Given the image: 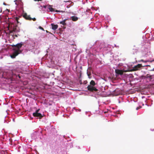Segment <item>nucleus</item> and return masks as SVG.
<instances>
[{
	"mask_svg": "<svg viewBox=\"0 0 154 154\" xmlns=\"http://www.w3.org/2000/svg\"><path fill=\"white\" fill-rule=\"evenodd\" d=\"M88 76H89L90 75L89 74H88Z\"/></svg>",
	"mask_w": 154,
	"mask_h": 154,
	"instance_id": "26",
	"label": "nucleus"
},
{
	"mask_svg": "<svg viewBox=\"0 0 154 154\" xmlns=\"http://www.w3.org/2000/svg\"><path fill=\"white\" fill-rule=\"evenodd\" d=\"M142 65L141 64H138L136 66V67H138V68H139L141 67H142Z\"/></svg>",
	"mask_w": 154,
	"mask_h": 154,
	"instance_id": "15",
	"label": "nucleus"
},
{
	"mask_svg": "<svg viewBox=\"0 0 154 154\" xmlns=\"http://www.w3.org/2000/svg\"><path fill=\"white\" fill-rule=\"evenodd\" d=\"M70 19L73 21H75L78 20V17L75 16H73L70 17Z\"/></svg>",
	"mask_w": 154,
	"mask_h": 154,
	"instance_id": "9",
	"label": "nucleus"
},
{
	"mask_svg": "<svg viewBox=\"0 0 154 154\" xmlns=\"http://www.w3.org/2000/svg\"><path fill=\"white\" fill-rule=\"evenodd\" d=\"M55 11L57 12H64V11H59V10H56Z\"/></svg>",
	"mask_w": 154,
	"mask_h": 154,
	"instance_id": "17",
	"label": "nucleus"
},
{
	"mask_svg": "<svg viewBox=\"0 0 154 154\" xmlns=\"http://www.w3.org/2000/svg\"><path fill=\"white\" fill-rule=\"evenodd\" d=\"M23 17L26 20H32V18L30 17V15H27L26 13H24L23 14Z\"/></svg>",
	"mask_w": 154,
	"mask_h": 154,
	"instance_id": "3",
	"label": "nucleus"
},
{
	"mask_svg": "<svg viewBox=\"0 0 154 154\" xmlns=\"http://www.w3.org/2000/svg\"><path fill=\"white\" fill-rule=\"evenodd\" d=\"M32 20H33L34 21H35L36 20V19L35 18H32Z\"/></svg>",
	"mask_w": 154,
	"mask_h": 154,
	"instance_id": "23",
	"label": "nucleus"
},
{
	"mask_svg": "<svg viewBox=\"0 0 154 154\" xmlns=\"http://www.w3.org/2000/svg\"><path fill=\"white\" fill-rule=\"evenodd\" d=\"M35 1H42V0H35Z\"/></svg>",
	"mask_w": 154,
	"mask_h": 154,
	"instance_id": "25",
	"label": "nucleus"
},
{
	"mask_svg": "<svg viewBox=\"0 0 154 154\" xmlns=\"http://www.w3.org/2000/svg\"><path fill=\"white\" fill-rule=\"evenodd\" d=\"M23 45V44L22 43V42L18 43L16 45H11L12 47H16L17 48V49L14 48L13 49L14 52L10 55V57L11 58H15L17 55L21 52V51L20 49L21 48Z\"/></svg>",
	"mask_w": 154,
	"mask_h": 154,
	"instance_id": "1",
	"label": "nucleus"
},
{
	"mask_svg": "<svg viewBox=\"0 0 154 154\" xmlns=\"http://www.w3.org/2000/svg\"><path fill=\"white\" fill-rule=\"evenodd\" d=\"M146 78H149L150 80L152 79V76L149 74H147L146 75Z\"/></svg>",
	"mask_w": 154,
	"mask_h": 154,
	"instance_id": "12",
	"label": "nucleus"
},
{
	"mask_svg": "<svg viewBox=\"0 0 154 154\" xmlns=\"http://www.w3.org/2000/svg\"><path fill=\"white\" fill-rule=\"evenodd\" d=\"M87 89L88 91L91 92L97 91H98V89L96 88L91 85H88L87 87Z\"/></svg>",
	"mask_w": 154,
	"mask_h": 154,
	"instance_id": "2",
	"label": "nucleus"
},
{
	"mask_svg": "<svg viewBox=\"0 0 154 154\" xmlns=\"http://www.w3.org/2000/svg\"><path fill=\"white\" fill-rule=\"evenodd\" d=\"M33 115L35 117H39V118L40 119L41 118L43 117L42 114L39 113H33Z\"/></svg>",
	"mask_w": 154,
	"mask_h": 154,
	"instance_id": "6",
	"label": "nucleus"
},
{
	"mask_svg": "<svg viewBox=\"0 0 154 154\" xmlns=\"http://www.w3.org/2000/svg\"><path fill=\"white\" fill-rule=\"evenodd\" d=\"M2 12V8H0V13Z\"/></svg>",
	"mask_w": 154,
	"mask_h": 154,
	"instance_id": "24",
	"label": "nucleus"
},
{
	"mask_svg": "<svg viewBox=\"0 0 154 154\" xmlns=\"http://www.w3.org/2000/svg\"><path fill=\"white\" fill-rule=\"evenodd\" d=\"M51 25L52 26V29L53 30H56L58 27V25H55L54 23H51Z\"/></svg>",
	"mask_w": 154,
	"mask_h": 154,
	"instance_id": "8",
	"label": "nucleus"
},
{
	"mask_svg": "<svg viewBox=\"0 0 154 154\" xmlns=\"http://www.w3.org/2000/svg\"><path fill=\"white\" fill-rule=\"evenodd\" d=\"M48 6H47V5H43V8H45V9H47L48 8Z\"/></svg>",
	"mask_w": 154,
	"mask_h": 154,
	"instance_id": "18",
	"label": "nucleus"
},
{
	"mask_svg": "<svg viewBox=\"0 0 154 154\" xmlns=\"http://www.w3.org/2000/svg\"><path fill=\"white\" fill-rule=\"evenodd\" d=\"M140 61H142V62H146V61H144V60H140Z\"/></svg>",
	"mask_w": 154,
	"mask_h": 154,
	"instance_id": "22",
	"label": "nucleus"
},
{
	"mask_svg": "<svg viewBox=\"0 0 154 154\" xmlns=\"http://www.w3.org/2000/svg\"><path fill=\"white\" fill-rule=\"evenodd\" d=\"M12 30L15 32H19L20 31L19 28L17 25H13Z\"/></svg>",
	"mask_w": 154,
	"mask_h": 154,
	"instance_id": "5",
	"label": "nucleus"
},
{
	"mask_svg": "<svg viewBox=\"0 0 154 154\" xmlns=\"http://www.w3.org/2000/svg\"><path fill=\"white\" fill-rule=\"evenodd\" d=\"M39 28L41 29H42V30H44V29L42 27H41L40 26L39 27Z\"/></svg>",
	"mask_w": 154,
	"mask_h": 154,
	"instance_id": "21",
	"label": "nucleus"
},
{
	"mask_svg": "<svg viewBox=\"0 0 154 154\" xmlns=\"http://www.w3.org/2000/svg\"><path fill=\"white\" fill-rule=\"evenodd\" d=\"M52 6L51 5H48V8L47 9V10L48 11H51V12H53L55 11V9L54 8H53L52 7Z\"/></svg>",
	"mask_w": 154,
	"mask_h": 154,
	"instance_id": "7",
	"label": "nucleus"
},
{
	"mask_svg": "<svg viewBox=\"0 0 154 154\" xmlns=\"http://www.w3.org/2000/svg\"><path fill=\"white\" fill-rule=\"evenodd\" d=\"M39 110H40V109H38L35 112V113H38V112H39Z\"/></svg>",
	"mask_w": 154,
	"mask_h": 154,
	"instance_id": "20",
	"label": "nucleus"
},
{
	"mask_svg": "<svg viewBox=\"0 0 154 154\" xmlns=\"http://www.w3.org/2000/svg\"><path fill=\"white\" fill-rule=\"evenodd\" d=\"M138 69V67H136V66H135L134 68H133V69H132L131 70L132 71H136V70H137Z\"/></svg>",
	"mask_w": 154,
	"mask_h": 154,
	"instance_id": "14",
	"label": "nucleus"
},
{
	"mask_svg": "<svg viewBox=\"0 0 154 154\" xmlns=\"http://www.w3.org/2000/svg\"><path fill=\"white\" fill-rule=\"evenodd\" d=\"M116 74L118 75H122L123 74V72L122 70L116 69L115 70Z\"/></svg>",
	"mask_w": 154,
	"mask_h": 154,
	"instance_id": "4",
	"label": "nucleus"
},
{
	"mask_svg": "<svg viewBox=\"0 0 154 154\" xmlns=\"http://www.w3.org/2000/svg\"><path fill=\"white\" fill-rule=\"evenodd\" d=\"M141 108V106H139V107H137L136 109L137 110L140 109Z\"/></svg>",
	"mask_w": 154,
	"mask_h": 154,
	"instance_id": "19",
	"label": "nucleus"
},
{
	"mask_svg": "<svg viewBox=\"0 0 154 154\" xmlns=\"http://www.w3.org/2000/svg\"><path fill=\"white\" fill-rule=\"evenodd\" d=\"M96 84L94 80H92L90 82V85H89L94 86Z\"/></svg>",
	"mask_w": 154,
	"mask_h": 154,
	"instance_id": "10",
	"label": "nucleus"
},
{
	"mask_svg": "<svg viewBox=\"0 0 154 154\" xmlns=\"http://www.w3.org/2000/svg\"><path fill=\"white\" fill-rule=\"evenodd\" d=\"M66 20H63L60 22V23L61 24H62L63 25H66V24L65 23L66 21Z\"/></svg>",
	"mask_w": 154,
	"mask_h": 154,
	"instance_id": "11",
	"label": "nucleus"
},
{
	"mask_svg": "<svg viewBox=\"0 0 154 154\" xmlns=\"http://www.w3.org/2000/svg\"><path fill=\"white\" fill-rule=\"evenodd\" d=\"M99 47L100 49H102L104 47V43H103L100 44Z\"/></svg>",
	"mask_w": 154,
	"mask_h": 154,
	"instance_id": "13",
	"label": "nucleus"
},
{
	"mask_svg": "<svg viewBox=\"0 0 154 154\" xmlns=\"http://www.w3.org/2000/svg\"><path fill=\"white\" fill-rule=\"evenodd\" d=\"M19 19V18H18V17H16V20L17 23H19V22L18 21V20Z\"/></svg>",
	"mask_w": 154,
	"mask_h": 154,
	"instance_id": "16",
	"label": "nucleus"
}]
</instances>
